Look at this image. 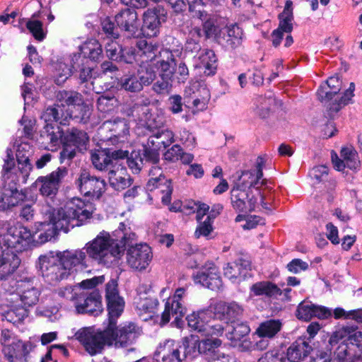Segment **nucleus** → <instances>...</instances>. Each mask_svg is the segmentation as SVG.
<instances>
[{
    "instance_id": "obj_1",
    "label": "nucleus",
    "mask_w": 362,
    "mask_h": 362,
    "mask_svg": "<svg viewBox=\"0 0 362 362\" xmlns=\"http://www.w3.org/2000/svg\"><path fill=\"white\" fill-rule=\"evenodd\" d=\"M88 206L77 197L67 202L57 211L49 204L43 205L40 213L44 220L37 223V242L45 243L51 240L59 231L67 233L71 228L83 225L91 217L92 213Z\"/></svg>"
},
{
    "instance_id": "obj_2",
    "label": "nucleus",
    "mask_w": 362,
    "mask_h": 362,
    "mask_svg": "<svg viewBox=\"0 0 362 362\" xmlns=\"http://www.w3.org/2000/svg\"><path fill=\"white\" fill-rule=\"evenodd\" d=\"M136 239V233L129 224L120 223L118 228L110 234L100 232L83 247L86 255L98 264L106 267L117 266L124 256L126 245Z\"/></svg>"
},
{
    "instance_id": "obj_3",
    "label": "nucleus",
    "mask_w": 362,
    "mask_h": 362,
    "mask_svg": "<svg viewBox=\"0 0 362 362\" xmlns=\"http://www.w3.org/2000/svg\"><path fill=\"white\" fill-rule=\"evenodd\" d=\"M45 148L54 151L57 149L61 142L70 144L80 150L86 149L89 138L87 133L83 130L73 128L63 135L58 125L47 124L40 133Z\"/></svg>"
},
{
    "instance_id": "obj_4",
    "label": "nucleus",
    "mask_w": 362,
    "mask_h": 362,
    "mask_svg": "<svg viewBox=\"0 0 362 362\" xmlns=\"http://www.w3.org/2000/svg\"><path fill=\"white\" fill-rule=\"evenodd\" d=\"M342 82L338 76L329 77L325 84L321 85L317 90V96L320 101L327 105L329 115L337 113L343 107L351 100L354 96V83H351L345 92L339 93Z\"/></svg>"
},
{
    "instance_id": "obj_5",
    "label": "nucleus",
    "mask_w": 362,
    "mask_h": 362,
    "mask_svg": "<svg viewBox=\"0 0 362 362\" xmlns=\"http://www.w3.org/2000/svg\"><path fill=\"white\" fill-rule=\"evenodd\" d=\"M117 317H109V324L107 327L111 337L110 346L117 348L127 347L132 344L136 339L141 335L142 329L134 322H128L117 327Z\"/></svg>"
},
{
    "instance_id": "obj_6",
    "label": "nucleus",
    "mask_w": 362,
    "mask_h": 362,
    "mask_svg": "<svg viewBox=\"0 0 362 362\" xmlns=\"http://www.w3.org/2000/svg\"><path fill=\"white\" fill-rule=\"evenodd\" d=\"M174 133L168 129H158L151 135L144 146V155L152 165L159 162V151L174 142Z\"/></svg>"
},
{
    "instance_id": "obj_7",
    "label": "nucleus",
    "mask_w": 362,
    "mask_h": 362,
    "mask_svg": "<svg viewBox=\"0 0 362 362\" xmlns=\"http://www.w3.org/2000/svg\"><path fill=\"white\" fill-rule=\"evenodd\" d=\"M109 333L107 327L100 332L85 328L77 332L76 336L90 355H95L100 353L105 346H110V339L112 338Z\"/></svg>"
},
{
    "instance_id": "obj_8",
    "label": "nucleus",
    "mask_w": 362,
    "mask_h": 362,
    "mask_svg": "<svg viewBox=\"0 0 362 362\" xmlns=\"http://www.w3.org/2000/svg\"><path fill=\"white\" fill-rule=\"evenodd\" d=\"M39 268L42 276L49 284H53L69 276L67 269L61 264L57 253L52 252L39 257Z\"/></svg>"
},
{
    "instance_id": "obj_9",
    "label": "nucleus",
    "mask_w": 362,
    "mask_h": 362,
    "mask_svg": "<svg viewBox=\"0 0 362 362\" xmlns=\"http://www.w3.org/2000/svg\"><path fill=\"white\" fill-rule=\"evenodd\" d=\"M75 184L81 194L92 199H100L106 187V182L103 179L92 175L86 170L80 173Z\"/></svg>"
},
{
    "instance_id": "obj_10",
    "label": "nucleus",
    "mask_w": 362,
    "mask_h": 362,
    "mask_svg": "<svg viewBox=\"0 0 362 362\" xmlns=\"http://www.w3.org/2000/svg\"><path fill=\"white\" fill-rule=\"evenodd\" d=\"M67 174L68 170L66 168H58L46 176L39 177L35 181V184L39 187L40 194L53 199L57 194L62 181Z\"/></svg>"
},
{
    "instance_id": "obj_11",
    "label": "nucleus",
    "mask_w": 362,
    "mask_h": 362,
    "mask_svg": "<svg viewBox=\"0 0 362 362\" xmlns=\"http://www.w3.org/2000/svg\"><path fill=\"white\" fill-rule=\"evenodd\" d=\"M135 240L130 245L127 252V264L133 269L141 271L146 269L152 259L151 248L147 244L134 245Z\"/></svg>"
},
{
    "instance_id": "obj_12",
    "label": "nucleus",
    "mask_w": 362,
    "mask_h": 362,
    "mask_svg": "<svg viewBox=\"0 0 362 362\" xmlns=\"http://www.w3.org/2000/svg\"><path fill=\"white\" fill-rule=\"evenodd\" d=\"M75 307L79 314L98 316L103 311L102 297L96 289L90 292L80 291Z\"/></svg>"
},
{
    "instance_id": "obj_13",
    "label": "nucleus",
    "mask_w": 362,
    "mask_h": 362,
    "mask_svg": "<svg viewBox=\"0 0 362 362\" xmlns=\"http://www.w3.org/2000/svg\"><path fill=\"white\" fill-rule=\"evenodd\" d=\"M193 278L195 283L200 284L212 291L219 290L223 285L218 267L210 262L202 266Z\"/></svg>"
},
{
    "instance_id": "obj_14",
    "label": "nucleus",
    "mask_w": 362,
    "mask_h": 362,
    "mask_svg": "<svg viewBox=\"0 0 362 362\" xmlns=\"http://www.w3.org/2000/svg\"><path fill=\"white\" fill-rule=\"evenodd\" d=\"M117 281L110 279L105 285V298L107 300L109 317H118L123 312L124 301L119 295Z\"/></svg>"
},
{
    "instance_id": "obj_15",
    "label": "nucleus",
    "mask_w": 362,
    "mask_h": 362,
    "mask_svg": "<svg viewBox=\"0 0 362 362\" xmlns=\"http://www.w3.org/2000/svg\"><path fill=\"white\" fill-rule=\"evenodd\" d=\"M119 28L127 33L128 36L136 37L139 34L140 23L136 11L132 8H125L115 16Z\"/></svg>"
},
{
    "instance_id": "obj_16",
    "label": "nucleus",
    "mask_w": 362,
    "mask_h": 362,
    "mask_svg": "<svg viewBox=\"0 0 362 362\" xmlns=\"http://www.w3.org/2000/svg\"><path fill=\"white\" fill-rule=\"evenodd\" d=\"M164 9L160 6L147 9L143 14L142 30L148 37L157 35L161 21H165Z\"/></svg>"
},
{
    "instance_id": "obj_17",
    "label": "nucleus",
    "mask_w": 362,
    "mask_h": 362,
    "mask_svg": "<svg viewBox=\"0 0 362 362\" xmlns=\"http://www.w3.org/2000/svg\"><path fill=\"white\" fill-rule=\"evenodd\" d=\"M243 30L237 24L223 28L216 37L219 45L227 50H234L242 44Z\"/></svg>"
},
{
    "instance_id": "obj_18",
    "label": "nucleus",
    "mask_w": 362,
    "mask_h": 362,
    "mask_svg": "<svg viewBox=\"0 0 362 362\" xmlns=\"http://www.w3.org/2000/svg\"><path fill=\"white\" fill-rule=\"evenodd\" d=\"M243 307L236 302H219L214 306V316L225 323L238 322L243 314Z\"/></svg>"
},
{
    "instance_id": "obj_19",
    "label": "nucleus",
    "mask_w": 362,
    "mask_h": 362,
    "mask_svg": "<svg viewBox=\"0 0 362 362\" xmlns=\"http://www.w3.org/2000/svg\"><path fill=\"white\" fill-rule=\"evenodd\" d=\"M180 349L174 340L167 339L158 345L154 358L158 362H181Z\"/></svg>"
},
{
    "instance_id": "obj_20",
    "label": "nucleus",
    "mask_w": 362,
    "mask_h": 362,
    "mask_svg": "<svg viewBox=\"0 0 362 362\" xmlns=\"http://www.w3.org/2000/svg\"><path fill=\"white\" fill-rule=\"evenodd\" d=\"M293 3L288 0L286 2L284 11L279 14V25L276 30L286 32V37L285 38L284 47H289L293 43V39L291 33L293 29Z\"/></svg>"
},
{
    "instance_id": "obj_21",
    "label": "nucleus",
    "mask_w": 362,
    "mask_h": 362,
    "mask_svg": "<svg viewBox=\"0 0 362 362\" xmlns=\"http://www.w3.org/2000/svg\"><path fill=\"white\" fill-rule=\"evenodd\" d=\"M108 179L110 186L118 191L129 187L133 182L127 168L122 163H117V162L112 165V168H110Z\"/></svg>"
},
{
    "instance_id": "obj_22",
    "label": "nucleus",
    "mask_w": 362,
    "mask_h": 362,
    "mask_svg": "<svg viewBox=\"0 0 362 362\" xmlns=\"http://www.w3.org/2000/svg\"><path fill=\"white\" fill-rule=\"evenodd\" d=\"M244 187L238 185L230 192V200L233 208L239 212L252 211L255 209L256 200L249 199L248 193Z\"/></svg>"
},
{
    "instance_id": "obj_23",
    "label": "nucleus",
    "mask_w": 362,
    "mask_h": 362,
    "mask_svg": "<svg viewBox=\"0 0 362 362\" xmlns=\"http://www.w3.org/2000/svg\"><path fill=\"white\" fill-rule=\"evenodd\" d=\"M61 260V264L67 269L69 276L78 268L82 269L86 258V252L81 250H66L57 253Z\"/></svg>"
},
{
    "instance_id": "obj_24",
    "label": "nucleus",
    "mask_w": 362,
    "mask_h": 362,
    "mask_svg": "<svg viewBox=\"0 0 362 362\" xmlns=\"http://www.w3.org/2000/svg\"><path fill=\"white\" fill-rule=\"evenodd\" d=\"M340 156L341 158H339L336 153H332V163L337 170L341 171L346 167L351 170H355L358 168L360 162L357 152L353 147L342 148Z\"/></svg>"
},
{
    "instance_id": "obj_25",
    "label": "nucleus",
    "mask_w": 362,
    "mask_h": 362,
    "mask_svg": "<svg viewBox=\"0 0 362 362\" xmlns=\"http://www.w3.org/2000/svg\"><path fill=\"white\" fill-rule=\"evenodd\" d=\"M250 271V262L243 257L228 263L224 268V275L232 281L244 280Z\"/></svg>"
},
{
    "instance_id": "obj_26",
    "label": "nucleus",
    "mask_w": 362,
    "mask_h": 362,
    "mask_svg": "<svg viewBox=\"0 0 362 362\" xmlns=\"http://www.w3.org/2000/svg\"><path fill=\"white\" fill-rule=\"evenodd\" d=\"M155 66L159 71V76H164L165 78H173L176 66L175 58L173 53L168 49H163L155 56Z\"/></svg>"
},
{
    "instance_id": "obj_27",
    "label": "nucleus",
    "mask_w": 362,
    "mask_h": 362,
    "mask_svg": "<svg viewBox=\"0 0 362 362\" xmlns=\"http://www.w3.org/2000/svg\"><path fill=\"white\" fill-rule=\"evenodd\" d=\"M7 183L8 187H5L4 191L0 194V210L5 211L11 207L17 206L25 198V194L17 189L16 182Z\"/></svg>"
},
{
    "instance_id": "obj_28",
    "label": "nucleus",
    "mask_w": 362,
    "mask_h": 362,
    "mask_svg": "<svg viewBox=\"0 0 362 362\" xmlns=\"http://www.w3.org/2000/svg\"><path fill=\"white\" fill-rule=\"evenodd\" d=\"M0 280L9 276L18 267L21 260L11 250H2L0 247Z\"/></svg>"
},
{
    "instance_id": "obj_29",
    "label": "nucleus",
    "mask_w": 362,
    "mask_h": 362,
    "mask_svg": "<svg viewBox=\"0 0 362 362\" xmlns=\"http://www.w3.org/2000/svg\"><path fill=\"white\" fill-rule=\"evenodd\" d=\"M33 148L28 143H21L18 146L16 150V159L18 164V170L24 180L28 177L33 169L30 161V156L32 155Z\"/></svg>"
},
{
    "instance_id": "obj_30",
    "label": "nucleus",
    "mask_w": 362,
    "mask_h": 362,
    "mask_svg": "<svg viewBox=\"0 0 362 362\" xmlns=\"http://www.w3.org/2000/svg\"><path fill=\"white\" fill-rule=\"evenodd\" d=\"M222 341L218 338L206 339L199 340L198 352L199 355L203 356L208 361L218 362L223 353H220L218 348L221 346Z\"/></svg>"
},
{
    "instance_id": "obj_31",
    "label": "nucleus",
    "mask_w": 362,
    "mask_h": 362,
    "mask_svg": "<svg viewBox=\"0 0 362 362\" xmlns=\"http://www.w3.org/2000/svg\"><path fill=\"white\" fill-rule=\"evenodd\" d=\"M311 351L312 347L309 342L304 339H298L288 349L285 360L286 362H300L307 357Z\"/></svg>"
},
{
    "instance_id": "obj_32",
    "label": "nucleus",
    "mask_w": 362,
    "mask_h": 362,
    "mask_svg": "<svg viewBox=\"0 0 362 362\" xmlns=\"http://www.w3.org/2000/svg\"><path fill=\"white\" fill-rule=\"evenodd\" d=\"M31 350L30 342H23L21 340L13 341L11 344L4 345L2 351L9 362H13L16 358L25 356Z\"/></svg>"
},
{
    "instance_id": "obj_33",
    "label": "nucleus",
    "mask_w": 362,
    "mask_h": 362,
    "mask_svg": "<svg viewBox=\"0 0 362 362\" xmlns=\"http://www.w3.org/2000/svg\"><path fill=\"white\" fill-rule=\"evenodd\" d=\"M186 313V308L182 302L168 298L165 306V310L161 315L163 324L168 323L170 316L174 317L176 320L182 318Z\"/></svg>"
},
{
    "instance_id": "obj_34",
    "label": "nucleus",
    "mask_w": 362,
    "mask_h": 362,
    "mask_svg": "<svg viewBox=\"0 0 362 362\" xmlns=\"http://www.w3.org/2000/svg\"><path fill=\"white\" fill-rule=\"evenodd\" d=\"M199 68L204 69V73L207 76L214 75L217 69V57L211 49H204L198 56Z\"/></svg>"
},
{
    "instance_id": "obj_35",
    "label": "nucleus",
    "mask_w": 362,
    "mask_h": 362,
    "mask_svg": "<svg viewBox=\"0 0 362 362\" xmlns=\"http://www.w3.org/2000/svg\"><path fill=\"white\" fill-rule=\"evenodd\" d=\"M357 327L355 325H346L339 329L333 333L329 339V344L333 346L337 344L340 339L347 338L351 342L358 341L361 337V332H356Z\"/></svg>"
},
{
    "instance_id": "obj_36",
    "label": "nucleus",
    "mask_w": 362,
    "mask_h": 362,
    "mask_svg": "<svg viewBox=\"0 0 362 362\" xmlns=\"http://www.w3.org/2000/svg\"><path fill=\"white\" fill-rule=\"evenodd\" d=\"M57 100L63 107L73 105L79 107L83 103V98L81 93L74 90H59L56 95Z\"/></svg>"
},
{
    "instance_id": "obj_37",
    "label": "nucleus",
    "mask_w": 362,
    "mask_h": 362,
    "mask_svg": "<svg viewBox=\"0 0 362 362\" xmlns=\"http://www.w3.org/2000/svg\"><path fill=\"white\" fill-rule=\"evenodd\" d=\"M282 324L279 320H266L259 325L255 334L261 338H273L281 328Z\"/></svg>"
},
{
    "instance_id": "obj_38",
    "label": "nucleus",
    "mask_w": 362,
    "mask_h": 362,
    "mask_svg": "<svg viewBox=\"0 0 362 362\" xmlns=\"http://www.w3.org/2000/svg\"><path fill=\"white\" fill-rule=\"evenodd\" d=\"M91 161L94 167L101 171L112 168V160L110 150H100L91 153Z\"/></svg>"
},
{
    "instance_id": "obj_39",
    "label": "nucleus",
    "mask_w": 362,
    "mask_h": 362,
    "mask_svg": "<svg viewBox=\"0 0 362 362\" xmlns=\"http://www.w3.org/2000/svg\"><path fill=\"white\" fill-rule=\"evenodd\" d=\"M81 51L83 54V59L88 57L93 61L98 60L103 55L102 46L95 39H90L85 42L81 46Z\"/></svg>"
},
{
    "instance_id": "obj_40",
    "label": "nucleus",
    "mask_w": 362,
    "mask_h": 362,
    "mask_svg": "<svg viewBox=\"0 0 362 362\" xmlns=\"http://www.w3.org/2000/svg\"><path fill=\"white\" fill-rule=\"evenodd\" d=\"M251 290L256 296L265 295L268 297H276L282 293L281 290L270 281H261L252 285Z\"/></svg>"
},
{
    "instance_id": "obj_41",
    "label": "nucleus",
    "mask_w": 362,
    "mask_h": 362,
    "mask_svg": "<svg viewBox=\"0 0 362 362\" xmlns=\"http://www.w3.org/2000/svg\"><path fill=\"white\" fill-rule=\"evenodd\" d=\"M84 59L80 54L71 57L72 68L76 71L78 69V79L81 83L88 82L93 76V69L84 64Z\"/></svg>"
},
{
    "instance_id": "obj_42",
    "label": "nucleus",
    "mask_w": 362,
    "mask_h": 362,
    "mask_svg": "<svg viewBox=\"0 0 362 362\" xmlns=\"http://www.w3.org/2000/svg\"><path fill=\"white\" fill-rule=\"evenodd\" d=\"M199 339L192 335L182 339L181 349H183L182 360L189 358L193 359L199 356L198 352Z\"/></svg>"
},
{
    "instance_id": "obj_43",
    "label": "nucleus",
    "mask_w": 362,
    "mask_h": 362,
    "mask_svg": "<svg viewBox=\"0 0 362 362\" xmlns=\"http://www.w3.org/2000/svg\"><path fill=\"white\" fill-rule=\"evenodd\" d=\"M118 85L127 92L138 93L143 90V86L136 74H126L119 80Z\"/></svg>"
},
{
    "instance_id": "obj_44",
    "label": "nucleus",
    "mask_w": 362,
    "mask_h": 362,
    "mask_svg": "<svg viewBox=\"0 0 362 362\" xmlns=\"http://www.w3.org/2000/svg\"><path fill=\"white\" fill-rule=\"evenodd\" d=\"M23 291L21 294V300L24 306L30 307L35 305L39 300L40 291L30 284L21 285Z\"/></svg>"
},
{
    "instance_id": "obj_45",
    "label": "nucleus",
    "mask_w": 362,
    "mask_h": 362,
    "mask_svg": "<svg viewBox=\"0 0 362 362\" xmlns=\"http://www.w3.org/2000/svg\"><path fill=\"white\" fill-rule=\"evenodd\" d=\"M136 74L143 86L151 85L156 78V72L150 64L140 65Z\"/></svg>"
},
{
    "instance_id": "obj_46",
    "label": "nucleus",
    "mask_w": 362,
    "mask_h": 362,
    "mask_svg": "<svg viewBox=\"0 0 362 362\" xmlns=\"http://www.w3.org/2000/svg\"><path fill=\"white\" fill-rule=\"evenodd\" d=\"M275 98L272 94L267 97H259L257 100L256 114L262 118H266L269 115L272 107L275 105Z\"/></svg>"
},
{
    "instance_id": "obj_47",
    "label": "nucleus",
    "mask_w": 362,
    "mask_h": 362,
    "mask_svg": "<svg viewBox=\"0 0 362 362\" xmlns=\"http://www.w3.org/2000/svg\"><path fill=\"white\" fill-rule=\"evenodd\" d=\"M262 164H263V160L262 158H258L257 161V174L256 176L252 174L250 171H245L242 173V175L240 177V180L242 179L243 177H248L250 180L245 181L243 180V187L244 188L246 187H255L258 184L259 180L263 176L262 173Z\"/></svg>"
},
{
    "instance_id": "obj_48",
    "label": "nucleus",
    "mask_w": 362,
    "mask_h": 362,
    "mask_svg": "<svg viewBox=\"0 0 362 362\" xmlns=\"http://www.w3.org/2000/svg\"><path fill=\"white\" fill-rule=\"evenodd\" d=\"M127 163L134 173H139L145 164H152L150 161L146 160L144 151L142 153L132 152L130 156L127 157Z\"/></svg>"
},
{
    "instance_id": "obj_49",
    "label": "nucleus",
    "mask_w": 362,
    "mask_h": 362,
    "mask_svg": "<svg viewBox=\"0 0 362 362\" xmlns=\"http://www.w3.org/2000/svg\"><path fill=\"white\" fill-rule=\"evenodd\" d=\"M28 315V311L24 307H14L3 314L4 319L16 325L21 322Z\"/></svg>"
},
{
    "instance_id": "obj_50",
    "label": "nucleus",
    "mask_w": 362,
    "mask_h": 362,
    "mask_svg": "<svg viewBox=\"0 0 362 362\" xmlns=\"http://www.w3.org/2000/svg\"><path fill=\"white\" fill-rule=\"evenodd\" d=\"M117 105V100L113 95H100L97 100L98 110L104 113H108L114 110Z\"/></svg>"
},
{
    "instance_id": "obj_51",
    "label": "nucleus",
    "mask_w": 362,
    "mask_h": 362,
    "mask_svg": "<svg viewBox=\"0 0 362 362\" xmlns=\"http://www.w3.org/2000/svg\"><path fill=\"white\" fill-rule=\"evenodd\" d=\"M204 90H209L206 86L200 81H194L185 88V95L191 99L201 98Z\"/></svg>"
},
{
    "instance_id": "obj_52",
    "label": "nucleus",
    "mask_w": 362,
    "mask_h": 362,
    "mask_svg": "<svg viewBox=\"0 0 362 362\" xmlns=\"http://www.w3.org/2000/svg\"><path fill=\"white\" fill-rule=\"evenodd\" d=\"M11 150H7V158L5 159L4 165L3 167V180L5 185H7L8 180H11V182H16L18 180L17 176L12 173L14 167V160L11 153Z\"/></svg>"
},
{
    "instance_id": "obj_53",
    "label": "nucleus",
    "mask_w": 362,
    "mask_h": 362,
    "mask_svg": "<svg viewBox=\"0 0 362 362\" xmlns=\"http://www.w3.org/2000/svg\"><path fill=\"white\" fill-rule=\"evenodd\" d=\"M250 332V326L246 322L236 323L232 331L227 334V337L231 341H240L247 336Z\"/></svg>"
},
{
    "instance_id": "obj_54",
    "label": "nucleus",
    "mask_w": 362,
    "mask_h": 362,
    "mask_svg": "<svg viewBox=\"0 0 362 362\" xmlns=\"http://www.w3.org/2000/svg\"><path fill=\"white\" fill-rule=\"evenodd\" d=\"M71 65L73 63L71 62ZM72 69L70 66L64 62H59L56 66V76L55 82L57 84L63 83L66 80L71 76L72 74Z\"/></svg>"
},
{
    "instance_id": "obj_55",
    "label": "nucleus",
    "mask_w": 362,
    "mask_h": 362,
    "mask_svg": "<svg viewBox=\"0 0 362 362\" xmlns=\"http://www.w3.org/2000/svg\"><path fill=\"white\" fill-rule=\"evenodd\" d=\"M171 82V78L159 76V78L153 84L152 90L158 95H168L172 88Z\"/></svg>"
},
{
    "instance_id": "obj_56",
    "label": "nucleus",
    "mask_w": 362,
    "mask_h": 362,
    "mask_svg": "<svg viewBox=\"0 0 362 362\" xmlns=\"http://www.w3.org/2000/svg\"><path fill=\"white\" fill-rule=\"evenodd\" d=\"M114 39L108 40L105 43V49L107 57L115 61H118L122 55V53L124 49Z\"/></svg>"
},
{
    "instance_id": "obj_57",
    "label": "nucleus",
    "mask_w": 362,
    "mask_h": 362,
    "mask_svg": "<svg viewBox=\"0 0 362 362\" xmlns=\"http://www.w3.org/2000/svg\"><path fill=\"white\" fill-rule=\"evenodd\" d=\"M314 304L311 302L300 303L296 310V317L301 320L309 321L313 317Z\"/></svg>"
},
{
    "instance_id": "obj_58",
    "label": "nucleus",
    "mask_w": 362,
    "mask_h": 362,
    "mask_svg": "<svg viewBox=\"0 0 362 362\" xmlns=\"http://www.w3.org/2000/svg\"><path fill=\"white\" fill-rule=\"evenodd\" d=\"M224 332V326L215 320L204 324L202 334L205 337H220Z\"/></svg>"
},
{
    "instance_id": "obj_59",
    "label": "nucleus",
    "mask_w": 362,
    "mask_h": 362,
    "mask_svg": "<svg viewBox=\"0 0 362 362\" xmlns=\"http://www.w3.org/2000/svg\"><path fill=\"white\" fill-rule=\"evenodd\" d=\"M206 313L204 311L198 312L197 313H192L187 317V320L189 327L199 332L202 333V329L204 326L203 321Z\"/></svg>"
},
{
    "instance_id": "obj_60",
    "label": "nucleus",
    "mask_w": 362,
    "mask_h": 362,
    "mask_svg": "<svg viewBox=\"0 0 362 362\" xmlns=\"http://www.w3.org/2000/svg\"><path fill=\"white\" fill-rule=\"evenodd\" d=\"M149 175L151 178L148 180L147 186L150 190H152L153 187L159 188L162 185L160 182L165 180L164 177L161 179L162 170L158 166H153L149 170Z\"/></svg>"
},
{
    "instance_id": "obj_61",
    "label": "nucleus",
    "mask_w": 362,
    "mask_h": 362,
    "mask_svg": "<svg viewBox=\"0 0 362 362\" xmlns=\"http://www.w3.org/2000/svg\"><path fill=\"white\" fill-rule=\"evenodd\" d=\"M199 225L197 226L194 232V236L197 238L201 236L207 237L213 230L212 219L211 216H207L204 221H198Z\"/></svg>"
},
{
    "instance_id": "obj_62",
    "label": "nucleus",
    "mask_w": 362,
    "mask_h": 362,
    "mask_svg": "<svg viewBox=\"0 0 362 362\" xmlns=\"http://www.w3.org/2000/svg\"><path fill=\"white\" fill-rule=\"evenodd\" d=\"M102 30L108 40L117 39L119 36L118 28L109 18H105L101 23Z\"/></svg>"
},
{
    "instance_id": "obj_63",
    "label": "nucleus",
    "mask_w": 362,
    "mask_h": 362,
    "mask_svg": "<svg viewBox=\"0 0 362 362\" xmlns=\"http://www.w3.org/2000/svg\"><path fill=\"white\" fill-rule=\"evenodd\" d=\"M334 359L339 362L352 361V354L347 344L341 343L334 351Z\"/></svg>"
},
{
    "instance_id": "obj_64",
    "label": "nucleus",
    "mask_w": 362,
    "mask_h": 362,
    "mask_svg": "<svg viewBox=\"0 0 362 362\" xmlns=\"http://www.w3.org/2000/svg\"><path fill=\"white\" fill-rule=\"evenodd\" d=\"M158 299L150 297L142 299L139 303V310L149 314H155L158 310Z\"/></svg>"
}]
</instances>
